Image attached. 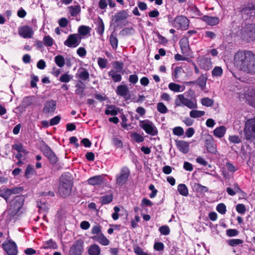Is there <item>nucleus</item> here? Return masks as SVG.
<instances>
[{
  "mask_svg": "<svg viewBox=\"0 0 255 255\" xmlns=\"http://www.w3.org/2000/svg\"><path fill=\"white\" fill-rule=\"evenodd\" d=\"M198 61L200 67L205 70H208L212 67V62L209 58L200 57L198 58Z\"/></svg>",
  "mask_w": 255,
  "mask_h": 255,
  "instance_id": "nucleus-15",
  "label": "nucleus"
},
{
  "mask_svg": "<svg viewBox=\"0 0 255 255\" xmlns=\"http://www.w3.org/2000/svg\"><path fill=\"white\" fill-rule=\"evenodd\" d=\"M226 131V128L224 126H222L215 128L213 131V133L215 136L221 138L225 135Z\"/></svg>",
  "mask_w": 255,
  "mask_h": 255,
  "instance_id": "nucleus-26",
  "label": "nucleus"
},
{
  "mask_svg": "<svg viewBox=\"0 0 255 255\" xmlns=\"http://www.w3.org/2000/svg\"><path fill=\"white\" fill-rule=\"evenodd\" d=\"M159 231L161 234L163 235H168L170 233V229L167 226H162L159 228Z\"/></svg>",
  "mask_w": 255,
  "mask_h": 255,
  "instance_id": "nucleus-52",
  "label": "nucleus"
},
{
  "mask_svg": "<svg viewBox=\"0 0 255 255\" xmlns=\"http://www.w3.org/2000/svg\"><path fill=\"white\" fill-rule=\"evenodd\" d=\"M56 103L53 100H49L44 104L43 111L46 114H53L56 109Z\"/></svg>",
  "mask_w": 255,
  "mask_h": 255,
  "instance_id": "nucleus-16",
  "label": "nucleus"
},
{
  "mask_svg": "<svg viewBox=\"0 0 255 255\" xmlns=\"http://www.w3.org/2000/svg\"><path fill=\"white\" fill-rule=\"evenodd\" d=\"M2 247L8 255L17 254V247L13 242H5L2 244Z\"/></svg>",
  "mask_w": 255,
  "mask_h": 255,
  "instance_id": "nucleus-11",
  "label": "nucleus"
},
{
  "mask_svg": "<svg viewBox=\"0 0 255 255\" xmlns=\"http://www.w3.org/2000/svg\"><path fill=\"white\" fill-rule=\"evenodd\" d=\"M91 233L93 235H98L102 233L101 231V226L99 225H96L92 227Z\"/></svg>",
  "mask_w": 255,
  "mask_h": 255,
  "instance_id": "nucleus-47",
  "label": "nucleus"
},
{
  "mask_svg": "<svg viewBox=\"0 0 255 255\" xmlns=\"http://www.w3.org/2000/svg\"><path fill=\"white\" fill-rule=\"evenodd\" d=\"M247 95L248 97H246L247 100L252 101L255 102V91L254 90L248 91Z\"/></svg>",
  "mask_w": 255,
  "mask_h": 255,
  "instance_id": "nucleus-54",
  "label": "nucleus"
},
{
  "mask_svg": "<svg viewBox=\"0 0 255 255\" xmlns=\"http://www.w3.org/2000/svg\"><path fill=\"white\" fill-rule=\"evenodd\" d=\"M33 99L31 97H26L23 98L20 107L26 109L32 104Z\"/></svg>",
  "mask_w": 255,
  "mask_h": 255,
  "instance_id": "nucleus-31",
  "label": "nucleus"
},
{
  "mask_svg": "<svg viewBox=\"0 0 255 255\" xmlns=\"http://www.w3.org/2000/svg\"><path fill=\"white\" fill-rule=\"evenodd\" d=\"M243 37L248 41H253L255 39V24L247 25L244 28Z\"/></svg>",
  "mask_w": 255,
  "mask_h": 255,
  "instance_id": "nucleus-8",
  "label": "nucleus"
},
{
  "mask_svg": "<svg viewBox=\"0 0 255 255\" xmlns=\"http://www.w3.org/2000/svg\"><path fill=\"white\" fill-rule=\"evenodd\" d=\"M202 19L208 24L210 25H215L219 22V19L217 17H212L205 15L203 17Z\"/></svg>",
  "mask_w": 255,
  "mask_h": 255,
  "instance_id": "nucleus-21",
  "label": "nucleus"
},
{
  "mask_svg": "<svg viewBox=\"0 0 255 255\" xmlns=\"http://www.w3.org/2000/svg\"><path fill=\"white\" fill-rule=\"evenodd\" d=\"M196 83L198 84L202 89H203L206 86V79L203 76H201L196 81Z\"/></svg>",
  "mask_w": 255,
  "mask_h": 255,
  "instance_id": "nucleus-46",
  "label": "nucleus"
},
{
  "mask_svg": "<svg viewBox=\"0 0 255 255\" xmlns=\"http://www.w3.org/2000/svg\"><path fill=\"white\" fill-rule=\"evenodd\" d=\"M102 203L107 204L110 203L113 200V196L111 195H107L101 197Z\"/></svg>",
  "mask_w": 255,
  "mask_h": 255,
  "instance_id": "nucleus-49",
  "label": "nucleus"
},
{
  "mask_svg": "<svg viewBox=\"0 0 255 255\" xmlns=\"http://www.w3.org/2000/svg\"><path fill=\"white\" fill-rule=\"evenodd\" d=\"M58 23L62 27H65L67 26L68 21L66 18H61L59 20Z\"/></svg>",
  "mask_w": 255,
  "mask_h": 255,
  "instance_id": "nucleus-64",
  "label": "nucleus"
},
{
  "mask_svg": "<svg viewBox=\"0 0 255 255\" xmlns=\"http://www.w3.org/2000/svg\"><path fill=\"white\" fill-rule=\"evenodd\" d=\"M205 114L204 111L194 110L190 112L189 115L191 118H198L203 116Z\"/></svg>",
  "mask_w": 255,
  "mask_h": 255,
  "instance_id": "nucleus-37",
  "label": "nucleus"
},
{
  "mask_svg": "<svg viewBox=\"0 0 255 255\" xmlns=\"http://www.w3.org/2000/svg\"><path fill=\"white\" fill-rule=\"evenodd\" d=\"M177 190L180 195L185 197L188 195V190L185 184H180L178 185Z\"/></svg>",
  "mask_w": 255,
  "mask_h": 255,
  "instance_id": "nucleus-30",
  "label": "nucleus"
},
{
  "mask_svg": "<svg viewBox=\"0 0 255 255\" xmlns=\"http://www.w3.org/2000/svg\"><path fill=\"white\" fill-rule=\"evenodd\" d=\"M12 148L19 152H25V150L23 148L22 145L21 143L13 145Z\"/></svg>",
  "mask_w": 255,
  "mask_h": 255,
  "instance_id": "nucleus-58",
  "label": "nucleus"
},
{
  "mask_svg": "<svg viewBox=\"0 0 255 255\" xmlns=\"http://www.w3.org/2000/svg\"><path fill=\"white\" fill-rule=\"evenodd\" d=\"M11 195L10 190L8 188H4L0 191V197H2L6 202H7Z\"/></svg>",
  "mask_w": 255,
  "mask_h": 255,
  "instance_id": "nucleus-35",
  "label": "nucleus"
},
{
  "mask_svg": "<svg viewBox=\"0 0 255 255\" xmlns=\"http://www.w3.org/2000/svg\"><path fill=\"white\" fill-rule=\"evenodd\" d=\"M116 92L118 95L125 98L128 95V89L126 85H120L118 86Z\"/></svg>",
  "mask_w": 255,
  "mask_h": 255,
  "instance_id": "nucleus-24",
  "label": "nucleus"
},
{
  "mask_svg": "<svg viewBox=\"0 0 255 255\" xmlns=\"http://www.w3.org/2000/svg\"><path fill=\"white\" fill-rule=\"evenodd\" d=\"M81 39V38L78 34H71L68 36L64 44L68 47L75 48L80 44Z\"/></svg>",
  "mask_w": 255,
  "mask_h": 255,
  "instance_id": "nucleus-7",
  "label": "nucleus"
},
{
  "mask_svg": "<svg viewBox=\"0 0 255 255\" xmlns=\"http://www.w3.org/2000/svg\"><path fill=\"white\" fill-rule=\"evenodd\" d=\"M76 90L75 91L77 94L81 97H83V92L85 89V85L82 82H79L76 85Z\"/></svg>",
  "mask_w": 255,
  "mask_h": 255,
  "instance_id": "nucleus-34",
  "label": "nucleus"
},
{
  "mask_svg": "<svg viewBox=\"0 0 255 255\" xmlns=\"http://www.w3.org/2000/svg\"><path fill=\"white\" fill-rule=\"evenodd\" d=\"M237 211L240 214H243L246 211V208L244 205L239 204L236 206Z\"/></svg>",
  "mask_w": 255,
  "mask_h": 255,
  "instance_id": "nucleus-61",
  "label": "nucleus"
},
{
  "mask_svg": "<svg viewBox=\"0 0 255 255\" xmlns=\"http://www.w3.org/2000/svg\"><path fill=\"white\" fill-rule=\"evenodd\" d=\"M88 252L90 255H100L101 249L98 245L94 244L90 246Z\"/></svg>",
  "mask_w": 255,
  "mask_h": 255,
  "instance_id": "nucleus-25",
  "label": "nucleus"
},
{
  "mask_svg": "<svg viewBox=\"0 0 255 255\" xmlns=\"http://www.w3.org/2000/svg\"><path fill=\"white\" fill-rule=\"evenodd\" d=\"M189 26L188 19L184 16H177L174 19L173 26L178 29L186 30Z\"/></svg>",
  "mask_w": 255,
  "mask_h": 255,
  "instance_id": "nucleus-9",
  "label": "nucleus"
},
{
  "mask_svg": "<svg viewBox=\"0 0 255 255\" xmlns=\"http://www.w3.org/2000/svg\"><path fill=\"white\" fill-rule=\"evenodd\" d=\"M169 89L174 92H182L184 90L185 88L181 85L175 83H170L168 85Z\"/></svg>",
  "mask_w": 255,
  "mask_h": 255,
  "instance_id": "nucleus-27",
  "label": "nucleus"
},
{
  "mask_svg": "<svg viewBox=\"0 0 255 255\" xmlns=\"http://www.w3.org/2000/svg\"><path fill=\"white\" fill-rule=\"evenodd\" d=\"M61 120V117L59 116H57L52 118L50 122V125L51 126H54L58 124Z\"/></svg>",
  "mask_w": 255,
  "mask_h": 255,
  "instance_id": "nucleus-63",
  "label": "nucleus"
},
{
  "mask_svg": "<svg viewBox=\"0 0 255 255\" xmlns=\"http://www.w3.org/2000/svg\"><path fill=\"white\" fill-rule=\"evenodd\" d=\"M91 28L87 26L82 25L78 28V32L81 35L85 36L90 33Z\"/></svg>",
  "mask_w": 255,
  "mask_h": 255,
  "instance_id": "nucleus-38",
  "label": "nucleus"
},
{
  "mask_svg": "<svg viewBox=\"0 0 255 255\" xmlns=\"http://www.w3.org/2000/svg\"><path fill=\"white\" fill-rule=\"evenodd\" d=\"M128 15L126 11L121 10L112 16V21L117 25H119L122 21L127 19Z\"/></svg>",
  "mask_w": 255,
  "mask_h": 255,
  "instance_id": "nucleus-14",
  "label": "nucleus"
},
{
  "mask_svg": "<svg viewBox=\"0 0 255 255\" xmlns=\"http://www.w3.org/2000/svg\"><path fill=\"white\" fill-rule=\"evenodd\" d=\"M43 152L51 163L54 164L56 163L57 158L49 147H46Z\"/></svg>",
  "mask_w": 255,
  "mask_h": 255,
  "instance_id": "nucleus-17",
  "label": "nucleus"
},
{
  "mask_svg": "<svg viewBox=\"0 0 255 255\" xmlns=\"http://www.w3.org/2000/svg\"><path fill=\"white\" fill-rule=\"evenodd\" d=\"M88 182L92 185H98L101 184L103 182V179L101 175L93 176L88 180Z\"/></svg>",
  "mask_w": 255,
  "mask_h": 255,
  "instance_id": "nucleus-23",
  "label": "nucleus"
},
{
  "mask_svg": "<svg viewBox=\"0 0 255 255\" xmlns=\"http://www.w3.org/2000/svg\"><path fill=\"white\" fill-rule=\"evenodd\" d=\"M173 133L174 135L181 136L184 133V130L180 127H177L173 128Z\"/></svg>",
  "mask_w": 255,
  "mask_h": 255,
  "instance_id": "nucleus-53",
  "label": "nucleus"
},
{
  "mask_svg": "<svg viewBox=\"0 0 255 255\" xmlns=\"http://www.w3.org/2000/svg\"><path fill=\"white\" fill-rule=\"evenodd\" d=\"M72 182L69 173L63 174L61 178V182L59 187V193L63 197L69 196L71 192Z\"/></svg>",
  "mask_w": 255,
  "mask_h": 255,
  "instance_id": "nucleus-3",
  "label": "nucleus"
},
{
  "mask_svg": "<svg viewBox=\"0 0 255 255\" xmlns=\"http://www.w3.org/2000/svg\"><path fill=\"white\" fill-rule=\"evenodd\" d=\"M83 251V243L80 241H77L71 247L69 255H81Z\"/></svg>",
  "mask_w": 255,
  "mask_h": 255,
  "instance_id": "nucleus-13",
  "label": "nucleus"
},
{
  "mask_svg": "<svg viewBox=\"0 0 255 255\" xmlns=\"http://www.w3.org/2000/svg\"><path fill=\"white\" fill-rule=\"evenodd\" d=\"M119 73L115 70H111L109 72V75L115 82H118L122 80V76Z\"/></svg>",
  "mask_w": 255,
  "mask_h": 255,
  "instance_id": "nucleus-29",
  "label": "nucleus"
},
{
  "mask_svg": "<svg viewBox=\"0 0 255 255\" xmlns=\"http://www.w3.org/2000/svg\"><path fill=\"white\" fill-rule=\"evenodd\" d=\"M114 213L112 214V218L114 220H117L119 219V212L120 211V209L118 206H115L114 208Z\"/></svg>",
  "mask_w": 255,
  "mask_h": 255,
  "instance_id": "nucleus-62",
  "label": "nucleus"
},
{
  "mask_svg": "<svg viewBox=\"0 0 255 255\" xmlns=\"http://www.w3.org/2000/svg\"><path fill=\"white\" fill-rule=\"evenodd\" d=\"M176 107H187L190 109L197 108V100L195 98L190 99L186 98L183 94L178 95L175 100Z\"/></svg>",
  "mask_w": 255,
  "mask_h": 255,
  "instance_id": "nucleus-4",
  "label": "nucleus"
},
{
  "mask_svg": "<svg viewBox=\"0 0 255 255\" xmlns=\"http://www.w3.org/2000/svg\"><path fill=\"white\" fill-rule=\"evenodd\" d=\"M92 238L93 240L99 242L103 246H108L110 243L109 240L103 233L100 234L98 235H95Z\"/></svg>",
  "mask_w": 255,
  "mask_h": 255,
  "instance_id": "nucleus-18",
  "label": "nucleus"
},
{
  "mask_svg": "<svg viewBox=\"0 0 255 255\" xmlns=\"http://www.w3.org/2000/svg\"><path fill=\"white\" fill-rule=\"evenodd\" d=\"M118 108L112 105H108L105 111V114L107 115L116 116L118 114Z\"/></svg>",
  "mask_w": 255,
  "mask_h": 255,
  "instance_id": "nucleus-32",
  "label": "nucleus"
},
{
  "mask_svg": "<svg viewBox=\"0 0 255 255\" xmlns=\"http://www.w3.org/2000/svg\"><path fill=\"white\" fill-rule=\"evenodd\" d=\"M153 205L152 202L146 198H144L142 200L141 203V206L143 207L145 206H152Z\"/></svg>",
  "mask_w": 255,
  "mask_h": 255,
  "instance_id": "nucleus-60",
  "label": "nucleus"
},
{
  "mask_svg": "<svg viewBox=\"0 0 255 255\" xmlns=\"http://www.w3.org/2000/svg\"><path fill=\"white\" fill-rule=\"evenodd\" d=\"M176 145L179 150L183 153H186L189 151V143L184 140H179L176 142Z\"/></svg>",
  "mask_w": 255,
  "mask_h": 255,
  "instance_id": "nucleus-20",
  "label": "nucleus"
},
{
  "mask_svg": "<svg viewBox=\"0 0 255 255\" xmlns=\"http://www.w3.org/2000/svg\"><path fill=\"white\" fill-rule=\"evenodd\" d=\"M72 79V76L68 74H64L62 75L60 78L59 80L63 83H67Z\"/></svg>",
  "mask_w": 255,
  "mask_h": 255,
  "instance_id": "nucleus-50",
  "label": "nucleus"
},
{
  "mask_svg": "<svg viewBox=\"0 0 255 255\" xmlns=\"http://www.w3.org/2000/svg\"><path fill=\"white\" fill-rule=\"evenodd\" d=\"M239 232L236 229H228L226 231V234L229 237H234L237 236Z\"/></svg>",
  "mask_w": 255,
  "mask_h": 255,
  "instance_id": "nucleus-59",
  "label": "nucleus"
},
{
  "mask_svg": "<svg viewBox=\"0 0 255 255\" xmlns=\"http://www.w3.org/2000/svg\"><path fill=\"white\" fill-rule=\"evenodd\" d=\"M229 140L230 142L234 143H239L241 140L239 136L237 135H231L229 137Z\"/></svg>",
  "mask_w": 255,
  "mask_h": 255,
  "instance_id": "nucleus-56",
  "label": "nucleus"
},
{
  "mask_svg": "<svg viewBox=\"0 0 255 255\" xmlns=\"http://www.w3.org/2000/svg\"><path fill=\"white\" fill-rule=\"evenodd\" d=\"M157 111L161 114H165L167 112V108L162 102H159L157 105Z\"/></svg>",
  "mask_w": 255,
  "mask_h": 255,
  "instance_id": "nucleus-45",
  "label": "nucleus"
},
{
  "mask_svg": "<svg viewBox=\"0 0 255 255\" xmlns=\"http://www.w3.org/2000/svg\"><path fill=\"white\" fill-rule=\"evenodd\" d=\"M223 71L221 67L216 66L212 71V75L213 77L218 78L222 76Z\"/></svg>",
  "mask_w": 255,
  "mask_h": 255,
  "instance_id": "nucleus-36",
  "label": "nucleus"
},
{
  "mask_svg": "<svg viewBox=\"0 0 255 255\" xmlns=\"http://www.w3.org/2000/svg\"><path fill=\"white\" fill-rule=\"evenodd\" d=\"M130 174L129 170L127 167L123 168L120 173L117 175L116 182L119 185H123L128 181Z\"/></svg>",
  "mask_w": 255,
  "mask_h": 255,
  "instance_id": "nucleus-10",
  "label": "nucleus"
},
{
  "mask_svg": "<svg viewBox=\"0 0 255 255\" xmlns=\"http://www.w3.org/2000/svg\"><path fill=\"white\" fill-rule=\"evenodd\" d=\"M244 132L247 139L253 140L255 139V118L247 121Z\"/></svg>",
  "mask_w": 255,
  "mask_h": 255,
  "instance_id": "nucleus-6",
  "label": "nucleus"
},
{
  "mask_svg": "<svg viewBox=\"0 0 255 255\" xmlns=\"http://www.w3.org/2000/svg\"><path fill=\"white\" fill-rule=\"evenodd\" d=\"M139 126L146 133L151 135L155 136L158 134V129L154 124L149 120H140Z\"/></svg>",
  "mask_w": 255,
  "mask_h": 255,
  "instance_id": "nucleus-5",
  "label": "nucleus"
},
{
  "mask_svg": "<svg viewBox=\"0 0 255 255\" xmlns=\"http://www.w3.org/2000/svg\"><path fill=\"white\" fill-rule=\"evenodd\" d=\"M217 211L221 214H225L226 212V206L223 203L218 204L216 208Z\"/></svg>",
  "mask_w": 255,
  "mask_h": 255,
  "instance_id": "nucleus-51",
  "label": "nucleus"
},
{
  "mask_svg": "<svg viewBox=\"0 0 255 255\" xmlns=\"http://www.w3.org/2000/svg\"><path fill=\"white\" fill-rule=\"evenodd\" d=\"M110 41L112 48L116 49L118 45V40L117 37L113 34H111L110 36Z\"/></svg>",
  "mask_w": 255,
  "mask_h": 255,
  "instance_id": "nucleus-43",
  "label": "nucleus"
},
{
  "mask_svg": "<svg viewBox=\"0 0 255 255\" xmlns=\"http://www.w3.org/2000/svg\"><path fill=\"white\" fill-rule=\"evenodd\" d=\"M104 24L102 19H101L98 22V26L97 31L100 35H102L104 33Z\"/></svg>",
  "mask_w": 255,
  "mask_h": 255,
  "instance_id": "nucleus-48",
  "label": "nucleus"
},
{
  "mask_svg": "<svg viewBox=\"0 0 255 255\" xmlns=\"http://www.w3.org/2000/svg\"><path fill=\"white\" fill-rule=\"evenodd\" d=\"M43 42L45 46L51 47L53 44L54 40L49 35H46L43 37Z\"/></svg>",
  "mask_w": 255,
  "mask_h": 255,
  "instance_id": "nucleus-41",
  "label": "nucleus"
},
{
  "mask_svg": "<svg viewBox=\"0 0 255 255\" xmlns=\"http://www.w3.org/2000/svg\"><path fill=\"white\" fill-rule=\"evenodd\" d=\"M243 243V241L242 240L238 239H232L229 242V245L233 247L238 245L242 244Z\"/></svg>",
  "mask_w": 255,
  "mask_h": 255,
  "instance_id": "nucleus-57",
  "label": "nucleus"
},
{
  "mask_svg": "<svg viewBox=\"0 0 255 255\" xmlns=\"http://www.w3.org/2000/svg\"><path fill=\"white\" fill-rule=\"evenodd\" d=\"M24 198L22 196H16L9 202L7 210V215L5 221L6 224L15 222L22 213Z\"/></svg>",
  "mask_w": 255,
  "mask_h": 255,
  "instance_id": "nucleus-2",
  "label": "nucleus"
},
{
  "mask_svg": "<svg viewBox=\"0 0 255 255\" xmlns=\"http://www.w3.org/2000/svg\"><path fill=\"white\" fill-rule=\"evenodd\" d=\"M131 137L137 142H141L144 140V137L136 132H132L130 134Z\"/></svg>",
  "mask_w": 255,
  "mask_h": 255,
  "instance_id": "nucleus-42",
  "label": "nucleus"
},
{
  "mask_svg": "<svg viewBox=\"0 0 255 255\" xmlns=\"http://www.w3.org/2000/svg\"><path fill=\"white\" fill-rule=\"evenodd\" d=\"M43 248L56 249L57 248V245L56 242L50 239L44 242Z\"/></svg>",
  "mask_w": 255,
  "mask_h": 255,
  "instance_id": "nucleus-33",
  "label": "nucleus"
},
{
  "mask_svg": "<svg viewBox=\"0 0 255 255\" xmlns=\"http://www.w3.org/2000/svg\"><path fill=\"white\" fill-rule=\"evenodd\" d=\"M207 150L210 153H215L217 151V147L212 139H207L206 141Z\"/></svg>",
  "mask_w": 255,
  "mask_h": 255,
  "instance_id": "nucleus-22",
  "label": "nucleus"
},
{
  "mask_svg": "<svg viewBox=\"0 0 255 255\" xmlns=\"http://www.w3.org/2000/svg\"><path fill=\"white\" fill-rule=\"evenodd\" d=\"M18 34L24 38H30L32 37L34 31L32 27L24 25L18 28Z\"/></svg>",
  "mask_w": 255,
  "mask_h": 255,
  "instance_id": "nucleus-12",
  "label": "nucleus"
},
{
  "mask_svg": "<svg viewBox=\"0 0 255 255\" xmlns=\"http://www.w3.org/2000/svg\"><path fill=\"white\" fill-rule=\"evenodd\" d=\"M54 61L58 66L62 67L64 66L65 61V59L62 55H57L54 58Z\"/></svg>",
  "mask_w": 255,
  "mask_h": 255,
  "instance_id": "nucleus-39",
  "label": "nucleus"
},
{
  "mask_svg": "<svg viewBox=\"0 0 255 255\" xmlns=\"http://www.w3.org/2000/svg\"><path fill=\"white\" fill-rule=\"evenodd\" d=\"M98 64L100 68H106L108 64V60L105 58L99 57L98 58Z\"/></svg>",
  "mask_w": 255,
  "mask_h": 255,
  "instance_id": "nucleus-44",
  "label": "nucleus"
},
{
  "mask_svg": "<svg viewBox=\"0 0 255 255\" xmlns=\"http://www.w3.org/2000/svg\"><path fill=\"white\" fill-rule=\"evenodd\" d=\"M76 77L80 79L81 80L86 81L89 79V73L85 68H80L78 70Z\"/></svg>",
  "mask_w": 255,
  "mask_h": 255,
  "instance_id": "nucleus-19",
  "label": "nucleus"
},
{
  "mask_svg": "<svg viewBox=\"0 0 255 255\" xmlns=\"http://www.w3.org/2000/svg\"><path fill=\"white\" fill-rule=\"evenodd\" d=\"M68 9L71 15L74 17L77 16L81 11V7L79 5L70 6Z\"/></svg>",
  "mask_w": 255,
  "mask_h": 255,
  "instance_id": "nucleus-28",
  "label": "nucleus"
},
{
  "mask_svg": "<svg viewBox=\"0 0 255 255\" xmlns=\"http://www.w3.org/2000/svg\"><path fill=\"white\" fill-rule=\"evenodd\" d=\"M201 103L203 106L209 107H211L214 104V101L209 98L206 97L201 100Z\"/></svg>",
  "mask_w": 255,
  "mask_h": 255,
  "instance_id": "nucleus-40",
  "label": "nucleus"
},
{
  "mask_svg": "<svg viewBox=\"0 0 255 255\" xmlns=\"http://www.w3.org/2000/svg\"><path fill=\"white\" fill-rule=\"evenodd\" d=\"M234 64L239 70L255 73V54L249 51H239L234 55Z\"/></svg>",
  "mask_w": 255,
  "mask_h": 255,
  "instance_id": "nucleus-1",
  "label": "nucleus"
},
{
  "mask_svg": "<svg viewBox=\"0 0 255 255\" xmlns=\"http://www.w3.org/2000/svg\"><path fill=\"white\" fill-rule=\"evenodd\" d=\"M123 63L119 61L116 62L114 64V68L116 70V71L118 72H121L122 71L123 68Z\"/></svg>",
  "mask_w": 255,
  "mask_h": 255,
  "instance_id": "nucleus-55",
  "label": "nucleus"
}]
</instances>
